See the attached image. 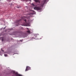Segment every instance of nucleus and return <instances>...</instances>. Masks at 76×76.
I'll return each mask as SVG.
<instances>
[{
	"mask_svg": "<svg viewBox=\"0 0 76 76\" xmlns=\"http://www.w3.org/2000/svg\"><path fill=\"white\" fill-rule=\"evenodd\" d=\"M34 1L36 3H37V2H38L39 3H41L39 0H34Z\"/></svg>",
	"mask_w": 76,
	"mask_h": 76,
	"instance_id": "4",
	"label": "nucleus"
},
{
	"mask_svg": "<svg viewBox=\"0 0 76 76\" xmlns=\"http://www.w3.org/2000/svg\"><path fill=\"white\" fill-rule=\"evenodd\" d=\"M47 0H44L42 2L41 4H40L41 7H43L44 5V4L45 3Z\"/></svg>",
	"mask_w": 76,
	"mask_h": 76,
	"instance_id": "1",
	"label": "nucleus"
},
{
	"mask_svg": "<svg viewBox=\"0 0 76 76\" xmlns=\"http://www.w3.org/2000/svg\"><path fill=\"white\" fill-rule=\"evenodd\" d=\"M27 32L28 34H31V31H30V30H28L27 31Z\"/></svg>",
	"mask_w": 76,
	"mask_h": 76,
	"instance_id": "5",
	"label": "nucleus"
},
{
	"mask_svg": "<svg viewBox=\"0 0 76 76\" xmlns=\"http://www.w3.org/2000/svg\"><path fill=\"white\" fill-rule=\"evenodd\" d=\"M21 20H22V19H20L19 20H17V22H19V21H21Z\"/></svg>",
	"mask_w": 76,
	"mask_h": 76,
	"instance_id": "6",
	"label": "nucleus"
},
{
	"mask_svg": "<svg viewBox=\"0 0 76 76\" xmlns=\"http://www.w3.org/2000/svg\"><path fill=\"white\" fill-rule=\"evenodd\" d=\"M1 51H3V52H4V50H3L2 49V48L1 49Z\"/></svg>",
	"mask_w": 76,
	"mask_h": 76,
	"instance_id": "11",
	"label": "nucleus"
},
{
	"mask_svg": "<svg viewBox=\"0 0 76 76\" xmlns=\"http://www.w3.org/2000/svg\"><path fill=\"white\" fill-rule=\"evenodd\" d=\"M33 12L34 11H33Z\"/></svg>",
	"mask_w": 76,
	"mask_h": 76,
	"instance_id": "16",
	"label": "nucleus"
},
{
	"mask_svg": "<svg viewBox=\"0 0 76 76\" xmlns=\"http://www.w3.org/2000/svg\"><path fill=\"white\" fill-rule=\"evenodd\" d=\"M0 1H1V0H0Z\"/></svg>",
	"mask_w": 76,
	"mask_h": 76,
	"instance_id": "14",
	"label": "nucleus"
},
{
	"mask_svg": "<svg viewBox=\"0 0 76 76\" xmlns=\"http://www.w3.org/2000/svg\"><path fill=\"white\" fill-rule=\"evenodd\" d=\"M30 1H31V0H30Z\"/></svg>",
	"mask_w": 76,
	"mask_h": 76,
	"instance_id": "15",
	"label": "nucleus"
},
{
	"mask_svg": "<svg viewBox=\"0 0 76 76\" xmlns=\"http://www.w3.org/2000/svg\"><path fill=\"white\" fill-rule=\"evenodd\" d=\"M5 28H4V29H5Z\"/></svg>",
	"mask_w": 76,
	"mask_h": 76,
	"instance_id": "13",
	"label": "nucleus"
},
{
	"mask_svg": "<svg viewBox=\"0 0 76 76\" xmlns=\"http://www.w3.org/2000/svg\"><path fill=\"white\" fill-rule=\"evenodd\" d=\"M5 57H7V55L5 54L4 55Z\"/></svg>",
	"mask_w": 76,
	"mask_h": 76,
	"instance_id": "7",
	"label": "nucleus"
},
{
	"mask_svg": "<svg viewBox=\"0 0 76 76\" xmlns=\"http://www.w3.org/2000/svg\"><path fill=\"white\" fill-rule=\"evenodd\" d=\"M2 38L1 39V40L3 42V37H2Z\"/></svg>",
	"mask_w": 76,
	"mask_h": 76,
	"instance_id": "9",
	"label": "nucleus"
},
{
	"mask_svg": "<svg viewBox=\"0 0 76 76\" xmlns=\"http://www.w3.org/2000/svg\"><path fill=\"white\" fill-rule=\"evenodd\" d=\"M31 70V67H29V66H27L26 69L25 70L26 72V71H28V70Z\"/></svg>",
	"mask_w": 76,
	"mask_h": 76,
	"instance_id": "3",
	"label": "nucleus"
},
{
	"mask_svg": "<svg viewBox=\"0 0 76 76\" xmlns=\"http://www.w3.org/2000/svg\"><path fill=\"white\" fill-rule=\"evenodd\" d=\"M20 41H21V42H22V41H23V40H20Z\"/></svg>",
	"mask_w": 76,
	"mask_h": 76,
	"instance_id": "10",
	"label": "nucleus"
},
{
	"mask_svg": "<svg viewBox=\"0 0 76 76\" xmlns=\"http://www.w3.org/2000/svg\"><path fill=\"white\" fill-rule=\"evenodd\" d=\"M27 29L28 30H29V28H27Z\"/></svg>",
	"mask_w": 76,
	"mask_h": 76,
	"instance_id": "12",
	"label": "nucleus"
},
{
	"mask_svg": "<svg viewBox=\"0 0 76 76\" xmlns=\"http://www.w3.org/2000/svg\"><path fill=\"white\" fill-rule=\"evenodd\" d=\"M34 9L37 10H41V8L39 7H35L34 8Z\"/></svg>",
	"mask_w": 76,
	"mask_h": 76,
	"instance_id": "2",
	"label": "nucleus"
},
{
	"mask_svg": "<svg viewBox=\"0 0 76 76\" xmlns=\"http://www.w3.org/2000/svg\"><path fill=\"white\" fill-rule=\"evenodd\" d=\"M23 21H25V22H26V19L23 20Z\"/></svg>",
	"mask_w": 76,
	"mask_h": 76,
	"instance_id": "8",
	"label": "nucleus"
}]
</instances>
